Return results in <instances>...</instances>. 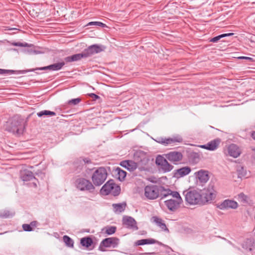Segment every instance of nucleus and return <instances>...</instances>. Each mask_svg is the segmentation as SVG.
<instances>
[{"mask_svg": "<svg viewBox=\"0 0 255 255\" xmlns=\"http://www.w3.org/2000/svg\"><path fill=\"white\" fill-rule=\"evenodd\" d=\"M14 71L10 70H4L0 69V74H9L13 73Z\"/></svg>", "mask_w": 255, "mask_h": 255, "instance_id": "40", "label": "nucleus"}, {"mask_svg": "<svg viewBox=\"0 0 255 255\" xmlns=\"http://www.w3.org/2000/svg\"><path fill=\"white\" fill-rule=\"evenodd\" d=\"M183 139L180 136H175L167 138H161L158 141L164 145H168L175 143V142L180 143L182 142Z\"/></svg>", "mask_w": 255, "mask_h": 255, "instance_id": "15", "label": "nucleus"}, {"mask_svg": "<svg viewBox=\"0 0 255 255\" xmlns=\"http://www.w3.org/2000/svg\"><path fill=\"white\" fill-rule=\"evenodd\" d=\"M238 204L237 202L229 199L224 200L218 206V207L221 210L227 209L229 208L236 209L238 208Z\"/></svg>", "mask_w": 255, "mask_h": 255, "instance_id": "13", "label": "nucleus"}, {"mask_svg": "<svg viewBox=\"0 0 255 255\" xmlns=\"http://www.w3.org/2000/svg\"><path fill=\"white\" fill-rule=\"evenodd\" d=\"M123 222L127 228L133 230L137 229L136 221L133 218L130 217L126 218L123 219Z\"/></svg>", "mask_w": 255, "mask_h": 255, "instance_id": "21", "label": "nucleus"}, {"mask_svg": "<svg viewBox=\"0 0 255 255\" xmlns=\"http://www.w3.org/2000/svg\"><path fill=\"white\" fill-rule=\"evenodd\" d=\"M87 25H97V26H101L102 27H105V26H106L105 24H104L101 22H99V21L90 22L88 23Z\"/></svg>", "mask_w": 255, "mask_h": 255, "instance_id": "35", "label": "nucleus"}, {"mask_svg": "<svg viewBox=\"0 0 255 255\" xmlns=\"http://www.w3.org/2000/svg\"><path fill=\"white\" fill-rule=\"evenodd\" d=\"M248 197L243 193H241L238 195V199L239 201L243 203H247L248 202Z\"/></svg>", "mask_w": 255, "mask_h": 255, "instance_id": "31", "label": "nucleus"}, {"mask_svg": "<svg viewBox=\"0 0 255 255\" xmlns=\"http://www.w3.org/2000/svg\"><path fill=\"white\" fill-rule=\"evenodd\" d=\"M239 58L240 59H248L249 60H251L252 59V58L248 57H244V56L240 57H239Z\"/></svg>", "mask_w": 255, "mask_h": 255, "instance_id": "46", "label": "nucleus"}, {"mask_svg": "<svg viewBox=\"0 0 255 255\" xmlns=\"http://www.w3.org/2000/svg\"><path fill=\"white\" fill-rule=\"evenodd\" d=\"M27 43L23 44L22 43H16L15 44V45H16V46H24V47L27 46Z\"/></svg>", "mask_w": 255, "mask_h": 255, "instance_id": "44", "label": "nucleus"}, {"mask_svg": "<svg viewBox=\"0 0 255 255\" xmlns=\"http://www.w3.org/2000/svg\"><path fill=\"white\" fill-rule=\"evenodd\" d=\"M63 241L67 246L71 248H73L74 246V242L72 239H71L68 236L65 235L63 237Z\"/></svg>", "mask_w": 255, "mask_h": 255, "instance_id": "28", "label": "nucleus"}, {"mask_svg": "<svg viewBox=\"0 0 255 255\" xmlns=\"http://www.w3.org/2000/svg\"><path fill=\"white\" fill-rule=\"evenodd\" d=\"M121 165L130 171H133L137 167L136 163L130 160L124 161L121 162Z\"/></svg>", "mask_w": 255, "mask_h": 255, "instance_id": "23", "label": "nucleus"}, {"mask_svg": "<svg viewBox=\"0 0 255 255\" xmlns=\"http://www.w3.org/2000/svg\"><path fill=\"white\" fill-rule=\"evenodd\" d=\"M89 96L91 97V98H94L95 99H99L100 97L99 96L94 94V93H91V94H89Z\"/></svg>", "mask_w": 255, "mask_h": 255, "instance_id": "43", "label": "nucleus"}, {"mask_svg": "<svg viewBox=\"0 0 255 255\" xmlns=\"http://www.w3.org/2000/svg\"><path fill=\"white\" fill-rule=\"evenodd\" d=\"M103 230H105V233L108 235H112L115 233L116 231V227H107Z\"/></svg>", "mask_w": 255, "mask_h": 255, "instance_id": "34", "label": "nucleus"}, {"mask_svg": "<svg viewBox=\"0 0 255 255\" xmlns=\"http://www.w3.org/2000/svg\"><path fill=\"white\" fill-rule=\"evenodd\" d=\"M145 242L146 241L145 239L138 240L135 242V245L137 246L144 245H145Z\"/></svg>", "mask_w": 255, "mask_h": 255, "instance_id": "41", "label": "nucleus"}, {"mask_svg": "<svg viewBox=\"0 0 255 255\" xmlns=\"http://www.w3.org/2000/svg\"><path fill=\"white\" fill-rule=\"evenodd\" d=\"M114 212L116 213H120L123 212L126 208V203H119L113 204Z\"/></svg>", "mask_w": 255, "mask_h": 255, "instance_id": "25", "label": "nucleus"}, {"mask_svg": "<svg viewBox=\"0 0 255 255\" xmlns=\"http://www.w3.org/2000/svg\"><path fill=\"white\" fill-rule=\"evenodd\" d=\"M191 168L188 166H185L174 170V177L179 178L186 176L191 172Z\"/></svg>", "mask_w": 255, "mask_h": 255, "instance_id": "17", "label": "nucleus"}, {"mask_svg": "<svg viewBox=\"0 0 255 255\" xmlns=\"http://www.w3.org/2000/svg\"><path fill=\"white\" fill-rule=\"evenodd\" d=\"M145 240L146 241L145 244H153L158 243L157 241L153 239H146Z\"/></svg>", "mask_w": 255, "mask_h": 255, "instance_id": "39", "label": "nucleus"}, {"mask_svg": "<svg viewBox=\"0 0 255 255\" xmlns=\"http://www.w3.org/2000/svg\"><path fill=\"white\" fill-rule=\"evenodd\" d=\"M81 244L86 248H89L93 244V240L90 237L83 238L81 239Z\"/></svg>", "mask_w": 255, "mask_h": 255, "instance_id": "26", "label": "nucleus"}, {"mask_svg": "<svg viewBox=\"0 0 255 255\" xmlns=\"http://www.w3.org/2000/svg\"><path fill=\"white\" fill-rule=\"evenodd\" d=\"M120 188L117 185L113 180L108 181L102 188L101 192L104 194H113L117 195L119 194Z\"/></svg>", "mask_w": 255, "mask_h": 255, "instance_id": "6", "label": "nucleus"}, {"mask_svg": "<svg viewBox=\"0 0 255 255\" xmlns=\"http://www.w3.org/2000/svg\"><path fill=\"white\" fill-rule=\"evenodd\" d=\"M202 204L211 202L215 199L217 192L213 185L210 184L207 189H205L202 193Z\"/></svg>", "mask_w": 255, "mask_h": 255, "instance_id": "4", "label": "nucleus"}, {"mask_svg": "<svg viewBox=\"0 0 255 255\" xmlns=\"http://www.w3.org/2000/svg\"><path fill=\"white\" fill-rule=\"evenodd\" d=\"M22 228L25 231H31L32 230V228L28 224H23Z\"/></svg>", "mask_w": 255, "mask_h": 255, "instance_id": "38", "label": "nucleus"}, {"mask_svg": "<svg viewBox=\"0 0 255 255\" xmlns=\"http://www.w3.org/2000/svg\"><path fill=\"white\" fill-rule=\"evenodd\" d=\"M65 62L63 61V62H59V63H54L53 64H52V65H49L47 66H45V67L37 68L35 69H32V70H28V71H24V73L27 72L28 71H34L36 70H51V71L59 70L63 67V66L65 65Z\"/></svg>", "mask_w": 255, "mask_h": 255, "instance_id": "12", "label": "nucleus"}, {"mask_svg": "<svg viewBox=\"0 0 255 255\" xmlns=\"http://www.w3.org/2000/svg\"><path fill=\"white\" fill-rule=\"evenodd\" d=\"M153 220L154 223L159 227L162 230L168 232V229L166 227V225L163 222V220L157 217H153Z\"/></svg>", "mask_w": 255, "mask_h": 255, "instance_id": "24", "label": "nucleus"}, {"mask_svg": "<svg viewBox=\"0 0 255 255\" xmlns=\"http://www.w3.org/2000/svg\"><path fill=\"white\" fill-rule=\"evenodd\" d=\"M20 178L24 181H27L34 178L33 173L27 169L20 171Z\"/></svg>", "mask_w": 255, "mask_h": 255, "instance_id": "22", "label": "nucleus"}, {"mask_svg": "<svg viewBox=\"0 0 255 255\" xmlns=\"http://www.w3.org/2000/svg\"><path fill=\"white\" fill-rule=\"evenodd\" d=\"M169 192H170V195L172 196L173 199L181 198L178 192L176 191H172L171 190H169Z\"/></svg>", "mask_w": 255, "mask_h": 255, "instance_id": "37", "label": "nucleus"}, {"mask_svg": "<svg viewBox=\"0 0 255 255\" xmlns=\"http://www.w3.org/2000/svg\"><path fill=\"white\" fill-rule=\"evenodd\" d=\"M166 159L171 162H178L182 160L183 155L178 151H171L165 154Z\"/></svg>", "mask_w": 255, "mask_h": 255, "instance_id": "14", "label": "nucleus"}, {"mask_svg": "<svg viewBox=\"0 0 255 255\" xmlns=\"http://www.w3.org/2000/svg\"><path fill=\"white\" fill-rule=\"evenodd\" d=\"M145 254L147 255V254H150V253H145Z\"/></svg>", "mask_w": 255, "mask_h": 255, "instance_id": "49", "label": "nucleus"}, {"mask_svg": "<svg viewBox=\"0 0 255 255\" xmlns=\"http://www.w3.org/2000/svg\"><path fill=\"white\" fill-rule=\"evenodd\" d=\"M195 175L201 183H206L209 179L208 172L206 170H200L195 172Z\"/></svg>", "mask_w": 255, "mask_h": 255, "instance_id": "19", "label": "nucleus"}, {"mask_svg": "<svg viewBox=\"0 0 255 255\" xmlns=\"http://www.w3.org/2000/svg\"><path fill=\"white\" fill-rule=\"evenodd\" d=\"M161 188L156 185H146L144 188V195L148 200H155L159 197Z\"/></svg>", "mask_w": 255, "mask_h": 255, "instance_id": "3", "label": "nucleus"}, {"mask_svg": "<svg viewBox=\"0 0 255 255\" xmlns=\"http://www.w3.org/2000/svg\"><path fill=\"white\" fill-rule=\"evenodd\" d=\"M229 154L234 158H237L241 153L240 148L235 144L230 145L228 148Z\"/></svg>", "mask_w": 255, "mask_h": 255, "instance_id": "18", "label": "nucleus"}, {"mask_svg": "<svg viewBox=\"0 0 255 255\" xmlns=\"http://www.w3.org/2000/svg\"><path fill=\"white\" fill-rule=\"evenodd\" d=\"M238 177L242 178L246 175V171L243 166H239L237 168Z\"/></svg>", "mask_w": 255, "mask_h": 255, "instance_id": "32", "label": "nucleus"}, {"mask_svg": "<svg viewBox=\"0 0 255 255\" xmlns=\"http://www.w3.org/2000/svg\"><path fill=\"white\" fill-rule=\"evenodd\" d=\"M190 158L192 159L193 162L197 163L199 161L200 157V155L196 152H193L190 154Z\"/></svg>", "mask_w": 255, "mask_h": 255, "instance_id": "33", "label": "nucleus"}, {"mask_svg": "<svg viewBox=\"0 0 255 255\" xmlns=\"http://www.w3.org/2000/svg\"><path fill=\"white\" fill-rule=\"evenodd\" d=\"M185 200L191 205L202 204V195L197 190L187 192L185 195Z\"/></svg>", "mask_w": 255, "mask_h": 255, "instance_id": "5", "label": "nucleus"}, {"mask_svg": "<svg viewBox=\"0 0 255 255\" xmlns=\"http://www.w3.org/2000/svg\"><path fill=\"white\" fill-rule=\"evenodd\" d=\"M156 163L160 167L164 172H169L173 168V166L169 164L167 160L161 156H158L156 157Z\"/></svg>", "mask_w": 255, "mask_h": 255, "instance_id": "9", "label": "nucleus"}, {"mask_svg": "<svg viewBox=\"0 0 255 255\" xmlns=\"http://www.w3.org/2000/svg\"><path fill=\"white\" fill-rule=\"evenodd\" d=\"M105 49V47L104 46L94 44L89 46L87 49H85L84 51L87 58L93 54L98 53L104 51Z\"/></svg>", "mask_w": 255, "mask_h": 255, "instance_id": "10", "label": "nucleus"}, {"mask_svg": "<svg viewBox=\"0 0 255 255\" xmlns=\"http://www.w3.org/2000/svg\"><path fill=\"white\" fill-rule=\"evenodd\" d=\"M182 198L179 199H170L164 202L165 205L167 208L171 211H175L178 209L182 203Z\"/></svg>", "mask_w": 255, "mask_h": 255, "instance_id": "11", "label": "nucleus"}, {"mask_svg": "<svg viewBox=\"0 0 255 255\" xmlns=\"http://www.w3.org/2000/svg\"><path fill=\"white\" fill-rule=\"evenodd\" d=\"M75 184L76 187L81 191L92 192L95 189L94 185L89 180L83 178L77 179Z\"/></svg>", "mask_w": 255, "mask_h": 255, "instance_id": "8", "label": "nucleus"}, {"mask_svg": "<svg viewBox=\"0 0 255 255\" xmlns=\"http://www.w3.org/2000/svg\"><path fill=\"white\" fill-rule=\"evenodd\" d=\"M82 161L84 162V163H90L91 162V160L89 159V158H82Z\"/></svg>", "mask_w": 255, "mask_h": 255, "instance_id": "42", "label": "nucleus"}, {"mask_svg": "<svg viewBox=\"0 0 255 255\" xmlns=\"http://www.w3.org/2000/svg\"><path fill=\"white\" fill-rule=\"evenodd\" d=\"M23 123V120L21 119L14 116L7 122L5 129L14 134H19L22 133L24 128Z\"/></svg>", "mask_w": 255, "mask_h": 255, "instance_id": "1", "label": "nucleus"}, {"mask_svg": "<svg viewBox=\"0 0 255 255\" xmlns=\"http://www.w3.org/2000/svg\"><path fill=\"white\" fill-rule=\"evenodd\" d=\"M116 171L118 172V174L119 175L118 178L120 181H122L124 180L125 178L127 173L126 171L122 170L121 168L118 167L116 169Z\"/></svg>", "mask_w": 255, "mask_h": 255, "instance_id": "29", "label": "nucleus"}, {"mask_svg": "<svg viewBox=\"0 0 255 255\" xmlns=\"http://www.w3.org/2000/svg\"><path fill=\"white\" fill-rule=\"evenodd\" d=\"M251 136L252 138L255 140V131H253L251 134Z\"/></svg>", "mask_w": 255, "mask_h": 255, "instance_id": "47", "label": "nucleus"}, {"mask_svg": "<svg viewBox=\"0 0 255 255\" xmlns=\"http://www.w3.org/2000/svg\"><path fill=\"white\" fill-rule=\"evenodd\" d=\"M234 34V33H226V34H221L220 35H218L217 36H216L213 38H212L211 40H210V41L211 42H217L218 40H219L221 38H223V37H226V36H231V35H233Z\"/></svg>", "mask_w": 255, "mask_h": 255, "instance_id": "30", "label": "nucleus"}, {"mask_svg": "<svg viewBox=\"0 0 255 255\" xmlns=\"http://www.w3.org/2000/svg\"><path fill=\"white\" fill-rule=\"evenodd\" d=\"M169 189H168V190H165V191L166 192L165 193L163 194V196L164 197H166L168 195H170V192H169Z\"/></svg>", "mask_w": 255, "mask_h": 255, "instance_id": "45", "label": "nucleus"}, {"mask_svg": "<svg viewBox=\"0 0 255 255\" xmlns=\"http://www.w3.org/2000/svg\"><path fill=\"white\" fill-rule=\"evenodd\" d=\"M119 244V239L117 238H108L104 239L100 243L99 250L102 252L106 251V248H116Z\"/></svg>", "mask_w": 255, "mask_h": 255, "instance_id": "7", "label": "nucleus"}, {"mask_svg": "<svg viewBox=\"0 0 255 255\" xmlns=\"http://www.w3.org/2000/svg\"><path fill=\"white\" fill-rule=\"evenodd\" d=\"M220 142L221 140L220 139L216 138L211 140L206 144L200 145V147L209 150H214L218 148Z\"/></svg>", "mask_w": 255, "mask_h": 255, "instance_id": "16", "label": "nucleus"}, {"mask_svg": "<svg viewBox=\"0 0 255 255\" xmlns=\"http://www.w3.org/2000/svg\"><path fill=\"white\" fill-rule=\"evenodd\" d=\"M33 186H34V187H36V184L35 183H34V182H33Z\"/></svg>", "mask_w": 255, "mask_h": 255, "instance_id": "48", "label": "nucleus"}, {"mask_svg": "<svg viewBox=\"0 0 255 255\" xmlns=\"http://www.w3.org/2000/svg\"><path fill=\"white\" fill-rule=\"evenodd\" d=\"M37 115L39 117H41L43 116L51 117V116H55L56 113L54 112H51V111H47V110H44V111H40V112L37 113Z\"/></svg>", "mask_w": 255, "mask_h": 255, "instance_id": "27", "label": "nucleus"}, {"mask_svg": "<svg viewBox=\"0 0 255 255\" xmlns=\"http://www.w3.org/2000/svg\"><path fill=\"white\" fill-rule=\"evenodd\" d=\"M83 58H87L84 51L81 53L76 54L72 56L65 57L64 58V61L67 63L71 62L78 61Z\"/></svg>", "mask_w": 255, "mask_h": 255, "instance_id": "20", "label": "nucleus"}, {"mask_svg": "<svg viewBox=\"0 0 255 255\" xmlns=\"http://www.w3.org/2000/svg\"><path fill=\"white\" fill-rule=\"evenodd\" d=\"M107 172L104 167H99L92 176V182L95 186H99L103 184L107 177Z\"/></svg>", "mask_w": 255, "mask_h": 255, "instance_id": "2", "label": "nucleus"}, {"mask_svg": "<svg viewBox=\"0 0 255 255\" xmlns=\"http://www.w3.org/2000/svg\"><path fill=\"white\" fill-rule=\"evenodd\" d=\"M81 101V99L80 98H76V99H73L71 100H69L68 102V104L69 105H76L78 104Z\"/></svg>", "mask_w": 255, "mask_h": 255, "instance_id": "36", "label": "nucleus"}]
</instances>
